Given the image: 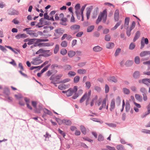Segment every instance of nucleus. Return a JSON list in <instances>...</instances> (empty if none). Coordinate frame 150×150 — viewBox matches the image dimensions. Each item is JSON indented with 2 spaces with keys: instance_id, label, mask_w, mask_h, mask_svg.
<instances>
[{
  "instance_id": "10",
  "label": "nucleus",
  "mask_w": 150,
  "mask_h": 150,
  "mask_svg": "<svg viewBox=\"0 0 150 150\" xmlns=\"http://www.w3.org/2000/svg\"><path fill=\"white\" fill-rule=\"evenodd\" d=\"M138 82L139 83H143L146 85L147 86H149V84L148 83L147 78L143 79H140L138 80Z\"/></svg>"
},
{
  "instance_id": "47",
  "label": "nucleus",
  "mask_w": 150,
  "mask_h": 150,
  "mask_svg": "<svg viewBox=\"0 0 150 150\" xmlns=\"http://www.w3.org/2000/svg\"><path fill=\"white\" fill-rule=\"evenodd\" d=\"M134 62L137 64H139L140 63V58L139 57L136 56L135 57Z\"/></svg>"
},
{
  "instance_id": "9",
  "label": "nucleus",
  "mask_w": 150,
  "mask_h": 150,
  "mask_svg": "<svg viewBox=\"0 0 150 150\" xmlns=\"http://www.w3.org/2000/svg\"><path fill=\"white\" fill-rule=\"evenodd\" d=\"M42 105L41 104H39L36 108L35 110V112L38 113H40V110H42Z\"/></svg>"
},
{
  "instance_id": "39",
  "label": "nucleus",
  "mask_w": 150,
  "mask_h": 150,
  "mask_svg": "<svg viewBox=\"0 0 150 150\" xmlns=\"http://www.w3.org/2000/svg\"><path fill=\"white\" fill-rule=\"evenodd\" d=\"M36 39L34 38V39H29L28 40V44L29 45H31L32 44H33L34 43V42L36 41Z\"/></svg>"
},
{
  "instance_id": "28",
  "label": "nucleus",
  "mask_w": 150,
  "mask_h": 150,
  "mask_svg": "<svg viewBox=\"0 0 150 150\" xmlns=\"http://www.w3.org/2000/svg\"><path fill=\"white\" fill-rule=\"evenodd\" d=\"M94 28L95 26L93 25L89 26L87 28V32H91L94 29Z\"/></svg>"
},
{
  "instance_id": "35",
  "label": "nucleus",
  "mask_w": 150,
  "mask_h": 150,
  "mask_svg": "<svg viewBox=\"0 0 150 150\" xmlns=\"http://www.w3.org/2000/svg\"><path fill=\"white\" fill-rule=\"evenodd\" d=\"M60 52L62 55H65L67 53V50L63 48L61 50Z\"/></svg>"
},
{
  "instance_id": "5",
  "label": "nucleus",
  "mask_w": 150,
  "mask_h": 150,
  "mask_svg": "<svg viewBox=\"0 0 150 150\" xmlns=\"http://www.w3.org/2000/svg\"><path fill=\"white\" fill-rule=\"evenodd\" d=\"M80 28V26L77 24L73 25L71 26L70 27V29L72 30H77V31L75 32L74 33H76L79 31Z\"/></svg>"
},
{
  "instance_id": "52",
  "label": "nucleus",
  "mask_w": 150,
  "mask_h": 150,
  "mask_svg": "<svg viewBox=\"0 0 150 150\" xmlns=\"http://www.w3.org/2000/svg\"><path fill=\"white\" fill-rule=\"evenodd\" d=\"M86 87L88 89H89L91 86V84L90 82L89 81H86Z\"/></svg>"
},
{
  "instance_id": "55",
  "label": "nucleus",
  "mask_w": 150,
  "mask_h": 150,
  "mask_svg": "<svg viewBox=\"0 0 150 150\" xmlns=\"http://www.w3.org/2000/svg\"><path fill=\"white\" fill-rule=\"evenodd\" d=\"M136 25V22L135 21H133L132 22V23L131 26H130L129 29L132 30H133L135 27Z\"/></svg>"
},
{
  "instance_id": "19",
  "label": "nucleus",
  "mask_w": 150,
  "mask_h": 150,
  "mask_svg": "<svg viewBox=\"0 0 150 150\" xmlns=\"http://www.w3.org/2000/svg\"><path fill=\"white\" fill-rule=\"evenodd\" d=\"M87 93L86 92L82 96L81 98L79 100V102L80 103H81L84 101L87 98Z\"/></svg>"
},
{
  "instance_id": "11",
  "label": "nucleus",
  "mask_w": 150,
  "mask_h": 150,
  "mask_svg": "<svg viewBox=\"0 0 150 150\" xmlns=\"http://www.w3.org/2000/svg\"><path fill=\"white\" fill-rule=\"evenodd\" d=\"M115 101L114 99H112L110 103V111H112L115 108Z\"/></svg>"
},
{
  "instance_id": "34",
  "label": "nucleus",
  "mask_w": 150,
  "mask_h": 150,
  "mask_svg": "<svg viewBox=\"0 0 150 150\" xmlns=\"http://www.w3.org/2000/svg\"><path fill=\"white\" fill-rule=\"evenodd\" d=\"M94 88V90L97 92L100 93L101 91V88L100 86H95Z\"/></svg>"
},
{
  "instance_id": "46",
  "label": "nucleus",
  "mask_w": 150,
  "mask_h": 150,
  "mask_svg": "<svg viewBox=\"0 0 150 150\" xmlns=\"http://www.w3.org/2000/svg\"><path fill=\"white\" fill-rule=\"evenodd\" d=\"M123 90L124 93L126 95H128L130 93V91L129 89L126 88H123Z\"/></svg>"
},
{
  "instance_id": "42",
  "label": "nucleus",
  "mask_w": 150,
  "mask_h": 150,
  "mask_svg": "<svg viewBox=\"0 0 150 150\" xmlns=\"http://www.w3.org/2000/svg\"><path fill=\"white\" fill-rule=\"evenodd\" d=\"M136 45L133 42H132L130 43L129 47V49L130 50H132L134 49Z\"/></svg>"
},
{
  "instance_id": "41",
  "label": "nucleus",
  "mask_w": 150,
  "mask_h": 150,
  "mask_svg": "<svg viewBox=\"0 0 150 150\" xmlns=\"http://www.w3.org/2000/svg\"><path fill=\"white\" fill-rule=\"evenodd\" d=\"M80 80V77L79 76H75L74 79V82L75 83L78 82Z\"/></svg>"
},
{
  "instance_id": "26",
  "label": "nucleus",
  "mask_w": 150,
  "mask_h": 150,
  "mask_svg": "<svg viewBox=\"0 0 150 150\" xmlns=\"http://www.w3.org/2000/svg\"><path fill=\"white\" fill-rule=\"evenodd\" d=\"M136 99L140 102H141L142 100V97L139 94H136L135 96Z\"/></svg>"
},
{
  "instance_id": "64",
  "label": "nucleus",
  "mask_w": 150,
  "mask_h": 150,
  "mask_svg": "<svg viewBox=\"0 0 150 150\" xmlns=\"http://www.w3.org/2000/svg\"><path fill=\"white\" fill-rule=\"evenodd\" d=\"M83 32H82V31L76 34V37H81V36L83 35Z\"/></svg>"
},
{
  "instance_id": "20",
  "label": "nucleus",
  "mask_w": 150,
  "mask_h": 150,
  "mask_svg": "<svg viewBox=\"0 0 150 150\" xmlns=\"http://www.w3.org/2000/svg\"><path fill=\"white\" fill-rule=\"evenodd\" d=\"M114 46V44L113 42H108L106 45V47L108 49H111Z\"/></svg>"
},
{
  "instance_id": "14",
  "label": "nucleus",
  "mask_w": 150,
  "mask_h": 150,
  "mask_svg": "<svg viewBox=\"0 0 150 150\" xmlns=\"http://www.w3.org/2000/svg\"><path fill=\"white\" fill-rule=\"evenodd\" d=\"M62 121L63 123L67 126L70 125L71 124V121L69 120L64 119L62 120Z\"/></svg>"
},
{
  "instance_id": "1",
  "label": "nucleus",
  "mask_w": 150,
  "mask_h": 150,
  "mask_svg": "<svg viewBox=\"0 0 150 150\" xmlns=\"http://www.w3.org/2000/svg\"><path fill=\"white\" fill-rule=\"evenodd\" d=\"M42 56L47 57H49V55L45 54H39L38 56L33 59L32 61L31 62V63L32 64L35 65H38L41 64L43 62L41 59Z\"/></svg>"
},
{
  "instance_id": "44",
  "label": "nucleus",
  "mask_w": 150,
  "mask_h": 150,
  "mask_svg": "<svg viewBox=\"0 0 150 150\" xmlns=\"http://www.w3.org/2000/svg\"><path fill=\"white\" fill-rule=\"evenodd\" d=\"M76 74V73L74 71H69L68 73V75L70 76H75Z\"/></svg>"
},
{
  "instance_id": "38",
  "label": "nucleus",
  "mask_w": 150,
  "mask_h": 150,
  "mask_svg": "<svg viewBox=\"0 0 150 150\" xmlns=\"http://www.w3.org/2000/svg\"><path fill=\"white\" fill-rule=\"evenodd\" d=\"M109 80L115 83H116L117 81V79L114 76L110 77H109Z\"/></svg>"
},
{
  "instance_id": "33",
  "label": "nucleus",
  "mask_w": 150,
  "mask_h": 150,
  "mask_svg": "<svg viewBox=\"0 0 150 150\" xmlns=\"http://www.w3.org/2000/svg\"><path fill=\"white\" fill-rule=\"evenodd\" d=\"M59 49V46L58 44L56 45L55 48L54 50V54H56L58 52Z\"/></svg>"
},
{
  "instance_id": "25",
  "label": "nucleus",
  "mask_w": 150,
  "mask_h": 150,
  "mask_svg": "<svg viewBox=\"0 0 150 150\" xmlns=\"http://www.w3.org/2000/svg\"><path fill=\"white\" fill-rule=\"evenodd\" d=\"M150 53V52L149 51H144L141 52L140 55L141 57H143L149 54Z\"/></svg>"
},
{
  "instance_id": "49",
  "label": "nucleus",
  "mask_w": 150,
  "mask_h": 150,
  "mask_svg": "<svg viewBox=\"0 0 150 150\" xmlns=\"http://www.w3.org/2000/svg\"><path fill=\"white\" fill-rule=\"evenodd\" d=\"M121 50V49H120V48H118L116 49L115 53V56H117L120 53V52Z\"/></svg>"
},
{
  "instance_id": "60",
  "label": "nucleus",
  "mask_w": 150,
  "mask_h": 150,
  "mask_svg": "<svg viewBox=\"0 0 150 150\" xmlns=\"http://www.w3.org/2000/svg\"><path fill=\"white\" fill-rule=\"evenodd\" d=\"M49 16L48 15L47 12L45 13L44 14V18L47 20L49 19Z\"/></svg>"
},
{
  "instance_id": "18",
  "label": "nucleus",
  "mask_w": 150,
  "mask_h": 150,
  "mask_svg": "<svg viewBox=\"0 0 150 150\" xmlns=\"http://www.w3.org/2000/svg\"><path fill=\"white\" fill-rule=\"evenodd\" d=\"M68 87V86L64 84H60L58 86V89L61 90H65Z\"/></svg>"
},
{
  "instance_id": "57",
  "label": "nucleus",
  "mask_w": 150,
  "mask_h": 150,
  "mask_svg": "<svg viewBox=\"0 0 150 150\" xmlns=\"http://www.w3.org/2000/svg\"><path fill=\"white\" fill-rule=\"evenodd\" d=\"M127 30V31H126V33L127 34V36L128 37H129L131 35V32L132 31V30L130 29H128V28L127 29H126V28H125Z\"/></svg>"
},
{
  "instance_id": "22",
  "label": "nucleus",
  "mask_w": 150,
  "mask_h": 150,
  "mask_svg": "<svg viewBox=\"0 0 150 150\" xmlns=\"http://www.w3.org/2000/svg\"><path fill=\"white\" fill-rule=\"evenodd\" d=\"M67 96L68 97H69L72 96L74 93L73 91V89L71 88H69L67 90Z\"/></svg>"
},
{
  "instance_id": "63",
  "label": "nucleus",
  "mask_w": 150,
  "mask_h": 150,
  "mask_svg": "<svg viewBox=\"0 0 150 150\" xmlns=\"http://www.w3.org/2000/svg\"><path fill=\"white\" fill-rule=\"evenodd\" d=\"M55 120L59 125H61L62 123V120L59 118L55 117Z\"/></svg>"
},
{
  "instance_id": "40",
  "label": "nucleus",
  "mask_w": 150,
  "mask_h": 150,
  "mask_svg": "<svg viewBox=\"0 0 150 150\" xmlns=\"http://www.w3.org/2000/svg\"><path fill=\"white\" fill-rule=\"evenodd\" d=\"M98 99V96L97 95H96L95 97L93 98L91 100V103L90 105L91 106H92L94 103V102L96 100Z\"/></svg>"
},
{
  "instance_id": "56",
  "label": "nucleus",
  "mask_w": 150,
  "mask_h": 150,
  "mask_svg": "<svg viewBox=\"0 0 150 150\" xmlns=\"http://www.w3.org/2000/svg\"><path fill=\"white\" fill-rule=\"evenodd\" d=\"M143 39H144V37H143L142 38V39L141 40V47H140V49H142L144 47V46H145V44L144 42L142 40H143Z\"/></svg>"
},
{
  "instance_id": "13",
  "label": "nucleus",
  "mask_w": 150,
  "mask_h": 150,
  "mask_svg": "<svg viewBox=\"0 0 150 150\" xmlns=\"http://www.w3.org/2000/svg\"><path fill=\"white\" fill-rule=\"evenodd\" d=\"M140 32L139 31H137L135 34V35L134 38L133 40V41L134 42H135L140 37Z\"/></svg>"
},
{
  "instance_id": "61",
  "label": "nucleus",
  "mask_w": 150,
  "mask_h": 150,
  "mask_svg": "<svg viewBox=\"0 0 150 150\" xmlns=\"http://www.w3.org/2000/svg\"><path fill=\"white\" fill-rule=\"evenodd\" d=\"M81 146L83 147L85 149H88V147L83 142H81Z\"/></svg>"
},
{
  "instance_id": "8",
  "label": "nucleus",
  "mask_w": 150,
  "mask_h": 150,
  "mask_svg": "<svg viewBox=\"0 0 150 150\" xmlns=\"http://www.w3.org/2000/svg\"><path fill=\"white\" fill-rule=\"evenodd\" d=\"M39 52L40 53H43L42 54H47L49 55V56L51 55V53L50 52V50H45L42 49H40L39 50Z\"/></svg>"
},
{
  "instance_id": "51",
  "label": "nucleus",
  "mask_w": 150,
  "mask_h": 150,
  "mask_svg": "<svg viewBox=\"0 0 150 150\" xmlns=\"http://www.w3.org/2000/svg\"><path fill=\"white\" fill-rule=\"evenodd\" d=\"M58 131L59 133L63 136V137L64 138L65 136H66V133L63 131L62 130L60 129H58Z\"/></svg>"
},
{
  "instance_id": "3",
  "label": "nucleus",
  "mask_w": 150,
  "mask_h": 150,
  "mask_svg": "<svg viewBox=\"0 0 150 150\" xmlns=\"http://www.w3.org/2000/svg\"><path fill=\"white\" fill-rule=\"evenodd\" d=\"M106 13L105 10H104L100 14L98 15L97 19L96 20V23L97 24H98L101 21L103 18V17L104 16V14Z\"/></svg>"
},
{
  "instance_id": "59",
  "label": "nucleus",
  "mask_w": 150,
  "mask_h": 150,
  "mask_svg": "<svg viewBox=\"0 0 150 150\" xmlns=\"http://www.w3.org/2000/svg\"><path fill=\"white\" fill-rule=\"evenodd\" d=\"M109 90V88L108 86L106 84L105 85V91L106 93H108Z\"/></svg>"
},
{
  "instance_id": "45",
  "label": "nucleus",
  "mask_w": 150,
  "mask_h": 150,
  "mask_svg": "<svg viewBox=\"0 0 150 150\" xmlns=\"http://www.w3.org/2000/svg\"><path fill=\"white\" fill-rule=\"evenodd\" d=\"M105 10V11H106V13H105V14H104V16L103 17V23H105L106 21V18H107V11L106 9Z\"/></svg>"
},
{
  "instance_id": "43",
  "label": "nucleus",
  "mask_w": 150,
  "mask_h": 150,
  "mask_svg": "<svg viewBox=\"0 0 150 150\" xmlns=\"http://www.w3.org/2000/svg\"><path fill=\"white\" fill-rule=\"evenodd\" d=\"M50 64H49L45 67L40 71V72L42 74L44 72L47 71L48 68L50 66Z\"/></svg>"
},
{
  "instance_id": "36",
  "label": "nucleus",
  "mask_w": 150,
  "mask_h": 150,
  "mask_svg": "<svg viewBox=\"0 0 150 150\" xmlns=\"http://www.w3.org/2000/svg\"><path fill=\"white\" fill-rule=\"evenodd\" d=\"M61 45L63 47H66L68 45V43L66 41H63L62 42Z\"/></svg>"
},
{
  "instance_id": "58",
  "label": "nucleus",
  "mask_w": 150,
  "mask_h": 150,
  "mask_svg": "<svg viewBox=\"0 0 150 150\" xmlns=\"http://www.w3.org/2000/svg\"><path fill=\"white\" fill-rule=\"evenodd\" d=\"M104 139L103 137L101 134L98 135V140L99 141H101L103 140Z\"/></svg>"
},
{
  "instance_id": "31",
  "label": "nucleus",
  "mask_w": 150,
  "mask_h": 150,
  "mask_svg": "<svg viewBox=\"0 0 150 150\" xmlns=\"http://www.w3.org/2000/svg\"><path fill=\"white\" fill-rule=\"evenodd\" d=\"M4 93L6 95L8 96L10 94V90L8 87H5L4 91Z\"/></svg>"
},
{
  "instance_id": "62",
  "label": "nucleus",
  "mask_w": 150,
  "mask_h": 150,
  "mask_svg": "<svg viewBox=\"0 0 150 150\" xmlns=\"http://www.w3.org/2000/svg\"><path fill=\"white\" fill-rule=\"evenodd\" d=\"M32 105L35 108V110L36 108L37 103L35 101H32Z\"/></svg>"
},
{
  "instance_id": "4",
  "label": "nucleus",
  "mask_w": 150,
  "mask_h": 150,
  "mask_svg": "<svg viewBox=\"0 0 150 150\" xmlns=\"http://www.w3.org/2000/svg\"><path fill=\"white\" fill-rule=\"evenodd\" d=\"M8 15H17L19 14L18 12L13 8H10L8 10Z\"/></svg>"
},
{
  "instance_id": "54",
  "label": "nucleus",
  "mask_w": 150,
  "mask_h": 150,
  "mask_svg": "<svg viewBox=\"0 0 150 150\" xmlns=\"http://www.w3.org/2000/svg\"><path fill=\"white\" fill-rule=\"evenodd\" d=\"M110 36L109 34H107L105 36V40L107 41H109L110 40Z\"/></svg>"
},
{
  "instance_id": "50",
  "label": "nucleus",
  "mask_w": 150,
  "mask_h": 150,
  "mask_svg": "<svg viewBox=\"0 0 150 150\" xmlns=\"http://www.w3.org/2000/svg\"><path fill=\"white\" fill-rule=\"evenodd\" d=\"M106 125L112 127H115L116 126V125L113 123H106Z\"/></svg>"
},
{
  "instance_id": "21",
  "label": "nucleus",
  "mask_w": 150,
  "mask_h": 150,
  "mask_svg": "<svg viewBox=\"0 0 150 150\" xmlns=\"http://www.w3.org/2000/svg\"><path fill=\"white\" fill-rule=\"evenodd\" d=\"M87 11L86 13V16L87 19L88 20L90 17L91 11V9L90 8H87Z\"/></svg>"
},
{
  "instance_id": "48",
  "label": "nucleus",
  "mask_w": 150,
  "mask_h": 150,
  "mask_svg": "<svg viewBox=\"0 0 150 150\" xmlns=\"http://www.w3.org/2000/svg\"><path fill=\"white\" fill-rule=\"evenodd\" d=\"M133 63V62L132 61L128 60L126 62L125 65L127 66H130Z\"/></svg>"
},
{
  "instance_id": "29",
  "label": "nucleus",
  "mask_w": 150,
  "mask_h": 150,
  "mask_svg": "<svg viewBox=\"0 0 150 150\" xmlns=\"http://www.w3.org/2000/svg\"><path fill=\"white\" fill-rule=\"evenodd\" d=\"M43 111L45 114H47L50 115H52V112L50 111L46 108L43 109Z\"/></svg>"
},
{
  "instance_id": "12",
  "label": "nucleus",
  "mask_w": 150,
  "mask_h": 150,
  "mask_svg": "<svg viewBox=\"0 0 150 150\" xmlns=\"http://www.w3.org/2000/svg\"><path fill=\"white\" fill-rule=\"evenodd\" d=\"M140 72L138 71H135L133 74V76L135 79H137L140 77Z\"/></svg>"
},
{
  "instance_id": "32",
  "label": "nucleus",
  "mask_w": 150,
  "mask_h": 150,
  "mask_svg": "<svg viewBox=\"0 0 150 150\" xmlns=\"http://www.w3.org/2000/svg\"><path fill=\"white\" fill-rule=\"evenodd\" d=\"M86 71L85 69H79L77 70V72L79 74H83L86 73Z\"/></svg>"
},
{
  "instance_id": "53",
  "label": "nucleus",
  "mask_w": 150,
  "mask_h": 150,
  "mask_svg": "<svg viewBox=\"0 0 150 150\" xmlns=\"http://www.w3.org/2000/svg\"><path fill=\"white\" fill-rule=\"evenodd\" d=\"M140 91L142 93V94H146L147 93V91L146 89L144 87H142L140 88Z\"/></svg>"
},
{
  "instance_id": "30",
  "label": "nucleus",
  "mask_w": 150,
  "mask_h": 150,
  "mask_svg": "<svg viewBox=\"0 0 150 150\" xmlns=\"http://www.w3.org/2000/svg\"><path fill=\"white\" fill-rule=\"evenodd\" d=\"M80 129L82 132L83 133V134H86V130L84 126H80Z\"/></svg>"
},
{
  "instance_id": "23",
  "label": "nucleus",
  "mask_w": 150,
  "mask_h": 150,
  "mask_svg": "<svg viewBox=\"0 0 150 150\" xmlns=\"http://www.w3.org/2000/svg\"><path fill=\"white\" fill-rule=\"evenodd\" d=\"M72 67L69 65L65 64L63 66V69L64 70H69L71 69Z\"/></svg>"
},
{
  "instance_id": "37",
  "label": "nucleus",
  "mask_w": 150,
  "mask_h": 150,
  "mask_svg": "<svg viewBox=\"0 0 150 150\" xmlns=\"http://www.w3.org/2000/svg\"><path fill=\"white\" fill-rule=\"evenodd\" d=\"M116 148L118 150H124L125 148L122 145L120 144L117 146Z\"/></svg>"
},
{
  "instance_id": "17",
  "label": "nucleus",
  "mask_w": 150,
  "mask_h": 150,
  "mask_svg": "<svg viewBox=\"0 0 150 150\" xmlns=\"http://www.w3.org/2000/svg\"><path fill=\"white\" fill-rule=\"evenodd\" d=\"M76 54V52L73 50H70L68 52V55L70 58H72Z\"/></svg>"
},
{
  "instance_id": "7",
  "label": "nucleus",
  "mask_w": 150,
  "mask_h": 150,
  "mask_svg": "<svg viewBox=\"0 0 150 150\" xmlns=\"http://www.w3.org/2000/svg\"><path fill=\"white\" fill-rule=\"evenodd\" d=\"M55 33L59 35H62L64 33V30L61 28H58L54 30Z\"/></svg>"
},
{
  "instance_id": "24",
  "label": "nucleus",
  "mask_w": 150,
  "mask_h": 150,
  "mask_svg": "<svg viewBox=\"0 0 150 150\" xmlns=\"http://www.w3.org/2000/svg\"><path fill=\"white\" fill-rule=\"evenodd\" d=\"M130 103L128 101H127L126 102V106H125V110L126 112H129V110L130 109Z\"/></svg>"
},
{
  "instance_id": "15",
  "label": "nucleus",
  "mask_w": 150,
  "mask_h": 150,
  "mask_svg": "<svg viewBox=\"0 0 150 150\" xmlns=\"http://www.w3.org/2000/svg\"><path fill=\"white\" fill-rule=\"evenodd\" d=\"M103 49L102 47L99 46H97L93 48V50L95 52H99L101 51Z\"/></svg>"
},
{
  "instance_id": "6",
  "label": "nucleus",
  "mask_w": 150,
  "mask_h": 150,
  "mask_svg": "<svg viewBox=\"0 0 150 150\" xmlns=\"http://www.w3.org/2000/svg\"><path fill=\"white\" fill-rule=\"evenodd\" d=\"M114 19L115 21H117L119 20V13L118 9L116 10L114 13Z\"/></svg>"
},
{
  "instance_id": "2",
  "label": "nucleus",
  "mask_w": 150,
  "mask_h": 150,
  "mask_svg": "<svg viewBox=\"0 0 150 150\" xmlns=\"http://www.w3.org/2000/svg\"><path fill=\"white\" fill-rule=\"evenodd\" d=\"M62 76V74L57 75L55 76L54 75H52L50 78V80H51V83L55 84L60 83L61 82L59 81V79Z\"/></svg>"
},
{
  "instance_id": "27",
  "label": "nucleus",
  "mask_w": 150,
  "mask_h": 150,
  "mask_svg": "<svg viewBox=\"0 0 150 150\" xmlns=\"http://www.w3.org/2000/svg\"><path fill=\"white\" fill-rule=\"evenodd\" d=\"M121 23V20L119 21L116 24L114 27L112 28H111V30H114L116 29L118 27L120 26Z\"/></svg>"
},
{
  "instance_id": "16",
  "label": "nucleus",
  "mask_w": 150,
  "mask_h": 150,
  "mask_svg": "<svg viewBox=\"0 0 150 150\" xmlns=\"http://www.w3.org/2000/svg\"><path fill=\"white\" fill-rule=\"evenodd\" d=\"M130 20V18L129 17H126L125 20V28L127 29L128 28V25Z\"/></svg>"
}]
</instances>
